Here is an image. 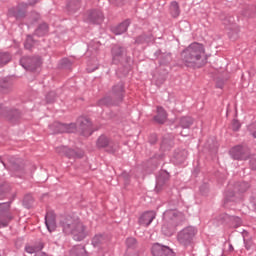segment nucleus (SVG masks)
Here are the masks:
<instances>
[{
	"mask_svg": "<svg viewBox=\"0 0 256 256\" xmlns=\"http://www.w3.org/2000/svg\"><path fill=\"white\" fill-rule=\"evenodd\" d=\"M193 125V118L191 117H182L180 119V126L182 129H189Z\"/></svg>",
	"mask_w": 256,
	"mask_h": 256,
	"instance_id": "b1692460",
	"label": "nucleus"
},
{
	"mask_svg": "<svg viewBox=\"0 0 256 256\" xmlns=\"http://www.w3.org/2000/svg\"><path fill=\"white\" fill-rule=\"evenodd\" d=\"M95 69H97V67H95V68H94V69H92V70H89V69H88V71H95Z\"/></svg>",
	"mask_w": 256,
	"mask_h": 256,
	"instance_id": "de8ad7c7",
	"label": "nucleus"
},
{
	"mask_svg": "<svg viewBox=\"0 0 256 256\" xmlns=\"http://www.w3.org/2000/svg\"><path fill=\"white\" fill-rule=\"evenodd\" d=\"M131 24V21L126 20L124 22H122L121 24H119L118 26L112 28L113 33H115V35H123V33H125L127 31V29L129 28V25Z\"/></svg>",
	"mask_w": 256,
	"mask_h": 256,
	"instance_id": "aec40b11",
	"label": "nucleus"
},
{
	"mask_svg": "<svg viewBox=\"0 0 256 256\" xmlns=\"http://www.w3.org/2000/svg\"><path fill=\"white\" fill-rule=\"evenodd\" d=\"M250 167H251V169H253L254 171H256V156H253V157L250 159Z\"/></svg>",
	"mask_w": 256,
	"mask_h": 256,
	"instance_id": "e433bc0d",
	"label": "nucleus"
},
{
	"mask_svg": "<svg viewBox=\"0 0 256 256\" xmlns=\"http://www.w3.org/2000/svg\"><path fill=\"white\" fill-rule=\"evenodd\" d=\"M9 119H10V121H13V118L10 117Z\"/></svg>",
	"mask_w": 256,
	"mask_h": 256,
	"instance_id": "8fccbe9b",
	"label": "nucleus"
},
{
	"mask_svg": "<svg viewBox=\"0 0 256 256\" xmlns=\"http://www.w3.org/2000/svg\"><path fill=\"white\" fill-rule=\"evenodd\" d=\"M103 19H104V16H103V12H101V10L89 11L84 16V21H86V23H93L96 25L103 23Z\"/></svg>",
	"mask_w": 256,
	"mask_h": 256,
	"instance_id": "0eeeda50",
	"label": "nucleus"
},
{
	"mask_svg": "<svg viewBox=\"0 0 256 256\" xmlns=\"http://www.w3.org/2000/svg\"><path fill=\"white\" fill-rule=\"evenodd\" d=\"M56 151L57 153H60V155H65L68 159H81V157H83V151L77 152L67 146H60L56 148Z\"/></svg>",
	"mask_w": 256,
	"mask_h": 256,
	"instance_id": "6e6552de",
	"label": "nucleus"
},
{
	"mask_svg": "<svg viewBox=\"0 0 256 256\" xmlns=\"http://www.w3.org/2000/svg\"><path fill=\"white\" fill-rule=\"evenodd\" d=\"M151 253L153 256H175L173 250L159 243H156L152 246Z\"/></svg>",
	"mask_w": 256,
	"mask_h": 256,
	"instance_id": "1a4fd4ad",
	"label": "nucleus"
},
{
	"mask_svg": "<svg viewBox=\"0 0 256 256\" xmlns=\"http://www.w3.org/2000/svg\"><path fill=\"white\" fill-rule=\"evenodd\" d=\"M244 245H245L246 249H248V250L251 249V241H247L244 239Z\"/></svg>",
	"mask_w": 256,
	"mask_h": 256,
	"instance_id": "4c0bfd02",
	"label": "nucleus"
},
{
	"mask_svg": "<svg viewBox=\"0 0 256 256\" xmlns=\"http://www.w3.org/2000/svg\"><path fill=\"white\" fill-rule=\"evenodd\" d=\"M240 128H241V124L239 123V121L233 120L232 121V129H233V131H239Z\"/></svg>",
	"mask_w": 256,
	"mask_h": 256,
	"instance_id": "c9c22d12",
	"label": "nucleus"
},
{
	"mask_svg": "<svg viewBox=\"0 0 256 256\" xmlns=\"http://www.w3.org/2000/svg\"><path fill=\"white\" fill-rule=\"evenodd\" d=\"M187 159V150H177L171 159L176 165H181Z\"/></svg>",
	"mask_w": 256,
	"mask_h": 256,
	"instance_id": "f3484780",
	"label": "nucleus"
},
{
	"mask_svg": "<svg viewBox=\"0 0 256 256\" xmlns=\"http://www.w3.org/2000/svg\"><path fill=\"white\" fill-rule=\"evenodd\" d=\"M8 85H11V83L6 84V87H8Z\"/></svg>",
	"mask_w": 256,
	"mask_h": 256,
	"instance_id": "09e8293b",
	"label": "nucleus"
},
{
	"mask_svg": "<svg viewBox=\"0 0 256 256\" xmlns=\"http://www.w3.org/2000/svg\"><path fill=\"white\" fill-rule=\"evenodd\" d=\"M67 63L69 64V60L67 58L62 60L63 67H67Z\"/></svg>",
	"mask_w": 256,
	"mask_h": 256,
	"instance_id": "ea45409f",
	"label": "nucleus"
},
{
	"mask_svg": "<svg viewBox=\"0 0 256 256\" xmlns=\"http://www.w3.org/2000/svg\"><path fill=\"white\" fill-rule=\"evenodd\" d=\"M14 113H15V115H19V112H18L17 110H15V112H14Z\"/></svg>",
	"mask_w": 256,
	"mask_h": 256,
	"instance_id": "a18cd8bd",
	"label": "nucleus"
},
{
	"mask_svg": "<svg viewBox=\"0 0 256 256\" xmlns=\"http://www.w3.org/2000/svg\"><path fill=\"white\" fill-rule=\"evenodd\" d=\"M181 135H182L183 137H186V136H187V134H183V132H181Z\"/></svg>",
	"mask_w": 256,
	"mask_h": 256,
	"instance_id": "49530a36",
	"label": "nucleus"
},
{
	"mask_svg": "<svg viewBox=\"0 0 256 256\" xmlns=\"http://www.w3.org/2000/svg\"><path fill=\"white\" fill-rule=\"evenodd\" d=\"M102 243H105V236L98 234L92 239V245L94 247H99L102 245Z\"/></svg>",
	"mask_w": 256,
	"mask_h": 256,
	"instance_id": "bb28decb",
	"label": "nucleus"
},
{
	"mask_svg": "<svg viewBox=\"0 0 256 256\" xmlns=\"http://www.w3.org/2000/svg\"><path fill=\"white\" fill-rule=\"evenodd\" d=\"M107 145H109V138L103 135L100 136L97 140V147L101 149L103 147H107Z\"/></svg>",
	"mask_w": 256,
	"mask_h": 256,
	"instance_id": "c85d7f7f",
	"label": "nucleus"
},
{
	"mask_svg": "<svg viewBox=\"0 0 256 256\" xmlns=\"http://www.w3.org/2000/svg\"><path fill=\"white\" fill-rule=\"evenodd\" d=\"M66 256H89L87 250L82 245L74 246Z\"/></svg>",
	"mask_w": 256,
	"mask_h": 256,
	"instance_id": "6ab92c4d",
	"label": "nucleus"
},
{
	"mask_svg": "<svg viewBox=\"0 0 256 256\" xmlns=\"http://www.w3.org/2000/svg\"><path fill=\"white\" fill-rule=\"evenodd\" d=\"M47 33H49V26L45 23L41 24L35 30V35H37V37H44V35H47Z\"/></svg>",
	"mask_w": 256,
	"mask_h": 256,
	"instance_id": "5701e85b",
	"label": "nucleus"
},
{
	"mask_svg": "<svg viewBox=\"0 0 256 256\" xmlns=\"http://www.w3.org/2000/svg\"><path fill=\"white\" fill-rule=\"evenodd\" d=\"M35 15H36L35 21H37L39 19V14H35Z\"/></svg>",
	"mask_w": 256,
	"mask_h": 256,
	"instance_id": "c03bdc74",
	"label": "nucleus"
},
{
	"mask_svg": "<svg viewBox=\"0 0 256 256\" xmlns=\"http://www.w3.org/2000/svg\"><path fill=\"white\" fill-rule=\"evenodd\" d=\"M198 230L195 226H188L178 232L177 241L180 245L184 247H189L192 245L193 241L195 240V236L197 235Z\"/></svg>",
	"mask_w": 256,
	"mask_h": 256,
	"instance_id": "20e7f679",
	"label": "nucleus"
},
{
	"mask_svg": "<svg viewBox=\"0 0 256 256\" xmlns=\"http://www.w3.org/2000/svg\"><path fill=\"white\" fill-rule=\"evenodd\" d=\"M222 223H230L232 227H241V218L237 216H231L229 214L223 215V221Z\"/></svg>",
	"mask_w": 256,
	"mask_h": 256,
	"instance_id": "a211bd4d",
	"label": "nucleus"
},
{
	"mask_svg": "<svg viewBox=\"0 0 256 256\" xmlns=\"http://www.w3.org/2000/svg\"><path fill=\"white\" fill-rule=\"evenodd\" d=\"M1 87H5V86L1 85Z\"/></svg>",
	"mask_w": 256,
	"mask_h": 256,
	"instance_id": "603ef678",
	"label": "nucleus"
},
{
	"mask_svg": "<svg viewBox=\"0 0 256 256\" xmlns=\"http://www.w3.org/2000/svg\"><path fill=\"white\" fill-rule=\"evenodd\" d=\"M41 249H43V244H40L39 246H31V245L25 246L26 253H29L30 255H33V253L37 255V253H39Z\"/></svg>",
	"mask_w": 256,
	"mask_h": 256,
	"instance_id": "393cba45",
	"label": "nucleus"
},
{
	"mask_svg": "<svg viewBox=\"0 0 256 256\" xmlns=\"http://www.w3.org/2000/svg\"><path fill=\"white\" fill-rule=\"evenodd\" d=\"M185 221V215L176 209L166 210L163 214L162 233L171 237L180 223Z\"/></svg>",
	"mask_w": 256,
	"mask_h": 256,
	"instance_id": "7ed1b4c3",
	"label": "nucleus"
},
{
	"mask_svg": "<svg viewBox=\"0 0 256 256\" xmlns=\"http://www.w3.org/2000/svg\"><path fill=\"white\" fill-rule=\"evenodd\" d=\"M45 225L49 233H52V231H55V229H57V223L55 222V214H53L52 212L46 213Z\"/></svg>",
	"mask_w": 256,
	"mask_h": 256,
	"instance_id": "2eb2a0df",
	"label": "nucleus"
},
{
	"mask_svg": "<svg viewBox=\"0 0 256 256\" xmlns=\"http://www.w3.org/2000/svg\"><path fill=\"white\" fill-rule=\"evenodd\" d=\"M11 61V54L9 52H0V65H7Z\"/></svg>",
	"mask_w": 256,
	"mask_h": 256,
	"instance_id": "a878e982",
	"label": "nucleus"
},
{
	"mask_svg": "<svg viewBox=\"0 0 256 256\" xmlns=\"http://www.w3.org/2000/svg\"><path fill=\"white\" fill-rule=\"evenodd\" d=\"M249 189V183L247 182H238L234 186V192L226 191L225 197L227 201H233V197H235L236 193H245Z\"/></svg>",
	"mask_w": 256,
	"mask_h": 256,
	"instance_id": "9d476101",
	"label": "nucleus"
},
{
	"mask_svg": "<svg viewBox=\"0 0 256 256\" xmlns=\"http://www.w3.org/2000/svg\"><path fill=\"white\" fill-rule=\"evenodd\" d=\"M11 216H6V219L3 220V217L0 218V227H7L9 225V220Z\"/></svg>",
	"mask_w": 256,
	"mask_h": 256,
	"instance_id": "473e14b6",
	"label": "nucleus"
},
{
	"mask_svg": "<svg viewBox=\"0 0 256 256\" xmlns=\"http://www.w3.org/2000/svg\"><path fill=\"white\" fill-rule=\"evenodd\" d=\"M153 41L154 39L151 35L149 36L142 35L136 39V43H153Z\"/></svg>",
	"mask_w": 256,
	"mask_h": 256,
	"instance_id": "c756f323",
	"label": "nucleus"
},
{
	"mask_svg": "<svg viewBox=\"0 0 256 256\" xmlns=\"http://www.w3.org/2000/svg\"><path fill=\"white\" fill-rule=\"evenodd\" d=\"M169 179V173L163 171L157 178H156V191H161V187L165 185V181Z\"/></svg>",
	"mask_w": 256,
	"mask_h": 256,
	"instance_id": "4be33fe9",
	"label": "nucleus"
},
{
	"mask_svg": "<svg viewBox=\"0 0 256 256\" xmlns=\"http://www.w3.org/2000/svg\"><path fill=\"white\" fill-rule=\"evenodd\" d=\"M0 109H1V105H0Z\"/></svg>",
	"mask_w": 256,
	"mask_h": 256,
	"instance_id": "6e6d98bb",
	"label": "nucleus"
},
{
	"mask_svg": "<svg viewBox=\"0 0 256 256\" xmlns=\"http://www.w3.org/2000/svg\"><path fill=\"white\" fill-rule=\"evenodd\" d=\"M37 3V0H34L33 2L30 3V5H35Z\"/></svg>",
	"mask_w": 256,
	"mask_h": 256,
	"instance_id": "37998d69",
	"label": "nucleus"
},
{
	"mask_svg": "<svg viewBox=\"0 0 256 256\" xmlns=\"http://www.w3.org/2000/svg\"><path fill=\"white\" fill-rule=\"evenodd\" d=\"M252 137H254V139H256V131L252 133Z\"/></svg>",
	"mask_w": 256,
	"mask_h": 256,
	"instance_id": "79ce46f5",
	"label": "nucleus"
},
{
	"mask_svg": "<svg viewBox=\"0 0 256 256\" xmlns=\"http://www.w3.org/2000/svg\"><path fill=\"white\" fill-rule=\"evenodd\" d=\"M124 95L125 89L123 87V83L120 82L112 88V99L116 100L118 103L123 101Z\"/></svg>",
	"mask_w": 256,
	"mask_h": 256,
	"instance_id": "ddd939ff",
	"label": "nucleus"
},
{
	"mask_svg": "<svg viewBox=\"0 0 256 256\" xmlns=\"http://www.w3.org/2000/svg\"><path fill=\"white\" fill-rule=\"evenodd\" d=\"M41 63V57L39 56L33 58L23 57L20 59V65L26 69V71H35L37 67H40Z\"/></svg>",
	"mask_w": 256,
	"mask_h": 256,
	"instance_id": "39448f33",
	"label": "nucleus"
},
{
	"mask_svg": "<svg viewBox=\"0 0 256 256\" xmlns=\"http://www.w3.org/2000/svg\"><path fill=\"white\" fill-rule=\"evenodd\" d=\"M63 233L72 235L74 241H83L87 237V228L77 217H62L60 220Z\"/></svg>",
	"mask_w": 256,
	"mask_h": 256,
	"instance_id": "f257e3e1",
	"label": "nucleus"
},
{
	"mask_svg": "<svg viewBox=\"0 0 256 256\" xmlns=\"http://www.w3.org/2000/svg\"><path fill=\"white\" fill-rule=\"evenodd\" d=\"M24 205H25V200H24Z\"/></svg>",
	"mask_w": 256,
	"mask_h": 256,
	"instance_id": "5fc2aeb1",
	"label": "nucleus"
},
{
	"mask_svg": "<svg viewBox=\"0 0 256 256\" xmlns=\"http://www.w3.org/2000/svg\"><path fill=\"white\" fill-rule=\"evenodd\" d=\"M230 157H232L235 161H243L244 159H247V153H245V148L243 146L238 145L229 151Z\"/></svg>",
	"mask_w": 256,
	"mask_h": 256,
	"instance_id": "9b49d317",
	"label": "nucleus"
},
{
	"mask_svg": "<svg viewBox=\"0 0 256 256\" xmlns=\"http://www.w3.org/2000/svg\"><path fill=\"white\" fill-rule=\"evenodd\" d=\"M170 13L172 17H179V4L177 2H172L170 5Z\"/></svg>",
	"mask_w": 256,
	"mask_h": 256,
	"instance_id": "cd10ccee",
	"label": "nucleus"
},
{
	"mask_svg": "<svg viewBox=\"0 0 256 256\" xmlns=\"http://www.w3.org/2000/svg\"><path fill=\"white\" fill-rule=\"evenodd\" d=\"M156 215L154 211H147L141 215L139 218V224L143 225L144 227H149L150 223H153Z\"/></svg>",
	"mask_w": 256,
	"mask_h": 256,
	"instance_id": "4468645a",
	"label": "nucleus"
},
{
	"mask_svg": "<svg viewBox=\"0 0 256 256\" xmlns=\"http://www.w3.org/2000/svg\"><path fill=\"white\" fill-rule=\"evenodd\" d=\"M182 60L186 67H201L205 59V46L194 42L182 52Z\"/></svg>",
	"mask_w": 256,
	"mask_h": 256,
	"instance_id": "f03ea898",
	"label": "nucleus"
},
{
	"mask_svg": "<svg viewBox=\"0 0 256 256\" xmlns=\"http://www.w3.org/2000/svg\"><path fill=\"white\" fill-rule=\"evenodd\" d=\"M34 43L35 42L33 41V36H30V35L27 36V39L24 43L25 49H31L33 47Z\"/></svg>",
	"mask_w": 256,
	"mask_h": 256,
	"instance_id": "2f4dec72",
	"label": "nucleus"
},
{
	"mask_svg": "<svg viewBox=\"0 0 256 256\" xmlns=\"http://www.w3.org/2000/svg\"><path fill=\"white\" fill-rule=\"evenodd\" d=\"M50 129H53V133H75L77 131V124H62L55 122L50 125Z\"/></svg>",
	"mask_w": 256,
	"mask_h": 256,
	"instance_id": "423d86ee",
	"label": "nucleus"
},
{
	"mask_svg": "<svg viewBox=\"0 0 256 256\" xmlns=\"http://www.w3.org/2000/svg\"><path fill=\"white\" fill-rule=\"evenodd\" d=\"M109 2L113 5H117V7H122V5H125V0H109Z\"/></svg>",
	"mask_w": 256,
	"mask_h": 256,
	"instance_id": "72a5a7b5",
	"label": "nucleus"
},
{
	"mask_svg": "<svg viewBox=\"0 0 256 256\" xmlns=\"http://www.w3.org/2000/svg\"><path fill=\"white\" fill-rule=\"evenodd\" d=\"M161 148L163 149V145L161 146Z\"/></svg>",
	"mask_w": 256,
	"mask_h": 256,
	"instance_id": "864d4df0",
	"label": "nucleus"
},
{
	"mask_svg": "<svg viewBox=\"0 0 256 256\" xmlns=\"http://www.w3.org/2000/svg\"><path fill=\"white\" fill-rule=\"evenodd\" d=\"M117 104H118L117 102L113 103L111 101V98H109V97H105L99 101V105H101V106H103V105L109 106V105H117Z\"/></svg>",
	"mask_w": 256,
	"mask_h": 256,
	"instance_id": "7c9ffc66",
	"label": "nucleus"
},
{
	"mask_svg": "<svg viewBox=\"0 0 256 256\" xmlns=\"http://www.w3.org/2000/svg\"><path fill=\"white\" fill-rule=\"evenodd\" d=\"M0 205H2V207H6L7 209H9V203H2Z\"/></svg>",
	"mask_w": 256,
	"mask_h": 256,
	"instance_id": "a19ab883",
	"label": "nucleus"
},
{
	"mask_svg": "<svg viewBox=\"0 0 256 256\" xmlns=\"http://www.w3.org/2000/svg\"><path fill=\"white\" fill-rule=\"evenodd\" d=\"M14 15L16 19H19V17H23V12L18 11V12H15Z\"/></svg>",
	"mask_w": 256,
	"mask_h": 256,
	"instance_id": "58836bf2",
	"label": "nucleus"
},
{
	"mask_svg": "<svg viewBox=\"0 0 256 256\" xmlns=\"http://www.w3.org/2000/svg\"><path fill=\"white\" fill-rule=\"evenodd\" d=\"M54 100H55V92H50L46 96V101H47V103H53Z\"/></svg>",
	"mask_w": 256,
	"mask_h": 256,
	"instance_id": "f704fd0d",
	"label": "nucleus"
},
{
	"mask_svg": "<svg viewBox=\"0 0 256 256\" xmlns=\"http://www.w3.org/2000/svg\"><path fill=\"white\" fill-rule=\"evenodd\" d=\"M5 81H7V78L4 79V83H5Z\"/></svg>",
	"mask_w": 256,
	"mask_h": 256,
	"instance_id": "3c124183",
	"label": "nucleus"
},
{
	"mask_svg": "<svg viewBox=\"0 0 256 256\" xmlns=\"http://www.w3.org/2000/svg\"><path fill=\"white\" fill-rule=\"evenodd\" d=\"M154 121H156V123H160L161 125L167 121V112L165 109H163V107H157V115L154 116Z\"/></svg>",
	"mask_w": 256,
	"mask_h": 256,
	"instance_id": "412c9836",
	"label": "nucleus"
},
{
	"mask_svg": "<svg viewBox=\"0 0 256 256\" xmlns=\"http://www.w3.org/2000/svg\"><path fill=\"white\" fill-rule=\"evenodd\" d=\"M123 55H125V48L115 45L112 48V59L114 63H117V61H121L123 59Z\"/></svg>",
	"mask_w": 256,
	"mask_h": 256,
	"instance_id": "dca6fc26",
	"label": "nucleus"
},
{
	"mask_svg": "<svg viewBox=\"0 0 256 256\" xmlns=\"http://www.w3.org/2000/svg\"><path fill=\"white\" fill-rule=\"evenodd\" d=\"M78 123H80V128L84 137H90V135H93V124L91 121H89V119L80 118Z\"/></svg>",
	"mask_w": 256,
	"mask_h": 256,
	"instance_id": "f8f14e48",
	"label": "nucleus"
}]
</instances>
